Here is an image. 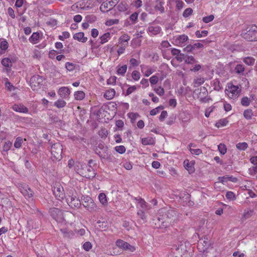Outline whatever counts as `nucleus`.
Returning a JSON list of instances; mask_svg holds the SVG:
<instances>
[{
	"mask_svg": "<svg viewBox=\"0 0 257 257\" xmlns=\"http://www.w3.org/2000/svg\"><path fill=\"white\" fill-rule=\"evenodd\" d=\"M178 220V213L173 209L160 210L158 215L154 219L156 224L164 228L174 225Z\"/></svg>",
	"mask_w": 257,
	"mask_h": 257,
	"instance_id": "1",
	"label": "nucleus"
},
{
	"mask_svg": "<svg viewBox=\"0 0 257 257\" xmlns=\"http://www.w3.org/2000/svg\"><path fill=\"white\" fill-rule=\"evenodd\" d=\"M66 200L68 205L72 208H78L81 205L80 199L77 197L76 191L72 188L67 191Z\"/></svg>",
	"mask_w": 257,
	"mask_h": 257,
	"instance_id": "2",
	"label": "nucleus"
},
{
	"mask_svg": "<svg viewBox=\"0 0 257 257\" xmlns=\"http://www.w3.org/2000/svg\"><path fill=\"white\" fill-rule=\"evenodd\" d=\"M49 144L51 146V159L53 161L61 160L62 158V145L59 142H56L53 144L52 142H50V141H49Z\"/></svg>",
	"mask_w": 257,
	"mask_h": 257,
	"instance_id": "3",
	"label": "nucleus"
},
{
	"mask_svg": "<svg viewBox=\"0 0 257 257\" xmlns=\"http://www.w3.org/2000/svg\"><path fill=\"white\" fill-rule=\"evenodd\" d=\"M242 38L248 41H257V26L251 25L241 32Z\"/></svg>",
	"mask_w": 257,
	"mask_h": 257,
	"instance_id": "4",
	"label": "nucleus"
},
{
	"mask_svg": "<svg viewBox=\"0 0 257 257\" xmlns=\"http://www.w3.org/2000/svg\"><path fill=\"white\" fill-rule=\"evenodd\" d=\"M82 205L90 212H94L97 209V207L93 200L88 196L83 197L82 199Z\"/></svg>",
	"mask_w": 257,
	"mask_h": 257,
	"instance_id": "5",
	"label": "nucleus"
},
{
	"mask_svg": "<svg viewBox=\"0 0 257 257\" xmlns=\"http://www.w3.org/2000/svg\"><path fill=\"white\" fill-rule=\"evenodd\" d=\"M84 168L81 169L80 175L86 178H93L95 176L96 173L93 168L90 165L85 164Z\"/></svg>",
	"mask_w": 257,
	"mask_h": 257,
	"instance_id": "6",
	"label": "nucleus"
},
{
	"mask_svg": "<svg viewBox=\"0 0 257 257\" xmlns=\"http://www.w3.org/2000/svg\"><path fill=\"white\" fill-rule=\"evenodd\" d=\"M51 216L57 222H61L64 219L62 211L57 208H51L49 211Z\"/></svg>",
	"mask_w": 257,
	"mask_h": 257,
	"instance_id": "7",
	"label": "nucleus"
},
{
	"mask_svg": "<svg viewBox=\"0 0 257 257\" xmlns=\"http://www.w3.org/2000/svg\"><path fill=\"white\" fill-rule=\"evenodd\" d=\"M43 81V77L39 75H34L31 78L30 81L31 88L34 90L36 89L42 85Z\"/></svg>",
	"mask_w": 257,
	"mask_h": 257,
	"instance_id": "8",
	"label": "nucleus"
},
{
	"mask_svg": "<svg viewBox=\"0 0 257 257\" xmlns=\"http://www.w3.org/2000/svg\"><path fill=\"white\" fill-rule=\"evenodd\" d=\"M53 194L58 200H62L66 196L64 192V189L61 185H56L54 187Z\"/></svg>",
	"mask_w": 257,
	"mask_h": 257,
	"instance_id": "9",
	"label": "nucleus"
},
{
	"mask_svg": "<svg viewBox=\"0 0 257 257\" xmlns=\"http://www.w3.org/2000/svg\"><path fill=\"white\" fill-rule=\"evenodd\" d=\"M115 243L117 247L124 250H129L132 252H133L135 250V247L134 246L131 245L127 242H125L121 239H117Z\"/></svg>",
	"mask_w": 257,
	"mask_h": 257,
	"instance_id": "10",
	"label": "nucleus"
},
{
	"mask_svg": "<svg viewBox=\"0 0 257 257\" xmlns=\"http://www.w3.org/2000/svg\"><path fill=\"white\" fill-rule=\"evenodd\" d=\"M239 90L238 87L235 85H231L226 89V93L230 98H234L239 95Z\"/></svg>",
	"mask_w": 257,
	"mask_h": 257,
	"instance_id": "11",
	"label": "nucleus"
},
{
	"mask_svg": "<svg viewBox=\"0 0 257 257\" xmlns=\"http://www.w3.org/2000/svg\"><path fill=\"white\" fill-rule=\"evenodd\" d=\"M21 192L26 197L31 198L33 196V191L28 186H23L20 188Z\"/></svg>",
	"mask_w": 257,
	"mask_h": 257,
	"instance_id": "12",
	"label": "nucleus"
},
{
	"mask_svg": "<svg viewBox=\"0 0 257 257\" xmlns=\"http://www.w3.org/2000/svg\"><path fill=\"white\" fill-rule=\"evenodd\" d=\"M210 243L208 238L206 237H204V239H200L198 243L197 246L199 249H202V250L204 251L207 249Z\"/></svg>",
	"mask_w": 257,
	"mask_h": 257,
	"instance_id": "13",
	"label": "nucleus"
},
{
	"mask_svg": "<svg viewBox=\"0 0 257 257\" xmlns=\"http://www.w3.org/2000/svg\"><path fill=\"white\" fill-rule=\"evenodd\" d=\"M218 180L219 182L224 184L227 181H231L233 183H236L238 181V179L236 177H233L232 176H229L228 175H225L223 177H219L218 178Z\"/></svg>",
	"mask_w": 257,
	"mask_h": 257,
	"instance_id": "14",
	"label": "nucleus"
},
{
	"mask_svg": "<svg viewBox=\"0 0 257 257\" xmlns=\"http://www.w3.org/2000/svg\"><path fill=\"white\" fill-rule=\"evenodd\" d=\"M98 148L102 150V151H100L98 149H96V153L99 155V156L103 159H107L109 158L108 152H107V148L103 147V148H101L100 146H98Z\"/></svg>",
	"mask_w": 257,
	"mask_h": 257,
	"instance_id": "15",
	"label": "nucleus"
},
{
	"mask_svg": "<svg viewBox=\"0 0 257 257\" xmlns=\"http://www.w3.org/2000/svg\"><path fill=\"white\" fill-rule=\"evenodd\" d=\"M58 93L61 97L66 98L70 93V90L67 87H62L58 91Z\"/></svg>",
	"mask_w": 257,
	"mask_h": 257,
	"instance_id": "16",
	"label": "nucleus"
},
{
	"mask_svg": "<svg viewBox=\"0 0 257 257\" xmlns=\"http://www.w3.org/2000/svg\"><path fill=\"white\" fill-rule=\"evenodd\" d=\"M14 110L21 113H27L28 111V108L23 104H15L13 106Z\"/></svg>",
	"mask_w": 257,
	"mask_h": 257,
	"instance_id": "17",
	"label": "nucleus"
},
{
	"mask_svg": "<svg viewBox=\"0 0 257 257\" xmlns=\"http://www.w3.org/2000/svg\"><path fill=\"white\" fill-rule=\"evenodd\" d=\"M73 38L82 43L86 42L87 40V38L84 37V34L83 32H79L73 35Z\"/></svg>",
	"mask_w": 257,
	"mask_h": 257,
	"instance_id": "18",
	"label": "nucleus"
},
{
	"mask_svg": "<svg viewBox=\"0 0 257 257\" xmlns=\"http://www.w3.org/2000/svg\"><path fill=\"white\" fill-rule=\"evenodd\" d=\"M188 40V37L184 34L179 36L176 39V43L177 45L182 46L184 43Z\"/></svg>",
	"mask_w": 257,
	"mask_h": 257,
	"instance_id": "19",
	"label": "nucleus"
},
{
	"mask_svg": "<svg viewBox=\"0 0 257 257\" xmlns=\"http://www.w3.org/2000/svg\"><path fill=\"white\" fill-rule=\"evenodd\" d=\"M185 246L183 244H180L178 247H176L175 248L174 253L177 255L182 256V254H184V253L186 252V250L184 248Z\"/></svg>",
	"mask_w": 257,
	"mask_h": 257,
	"instance_id": "20",
	"label": "nucleus"
},
{
	"mask_svg": "<svg viewBox=\"0 0 257 257\" xmlns=\"http://www.w3.org/2000/svg\"><path fill=\"white\" fill-rule=\"evenodd\" d=\"M197 93L198 98L205 96L207 95L208 92L207 89L205 87H201L199 89L195 90L196 92H198Z\"/></svg>",
	"mask_w": 257,
	"mask_h": 257,
	"instance_id": "21",
	"label": "nucleus"
},
{
	"mask_svg": "<svg viewBox=\"0 0 257 257\" xmlns=\"http://www.w3.org/2000/svg\"><path fill=\"white\" fill-rule=\"evenodd\" d=\"M115 94V91L113 89L107 90L104 94V97L107 100L112 99Z\"/></svg>",
	"mask_w": 257,
	"mask_h": 257,
	"instance_id": "22",
	"label": "nucleus"
},
{
	"mask_svg": "<svg viewBox=\"0 0 257 257\" xmlns=\"http://www.w3.org/2000/svg\"><path fill=\"white\" fill-rule=\"evenodd\" d=\"M161 29L159 26H150L148 28V32L154 35H156L159 34L161 32Z\"/></svg>",
	"mask_w": 257,
	"mask_h": 257,
	"instance_id": "23",
	"label": "nucleus"
},
{
	"mask_svg": "<svg viewBox=\"0 0 257 257\" xmlns=\"http://www.w3.org/2000/svg\"><path fill=\"white\" fill-rule=\"evenodd\" d=\"M245 68L242 64H237L234 68V71L236 73L243 75Z\"/></svg>",
	"mask_w": 257,
	"mask_h": 257,
	"instance_id": "24",
	"label": "nucleus"
},
{
	"mask_svg": "<svg viewBox=\"0 0 257 257\" xmlns=\"http://www.w3.org/2000/svg\"><path fill=\"white\" fill-rule=\"evenodd\" d=\"M156 2L158 3L155 7V9L157 11H160L161 13H163L165 12V9L163 5H164V3L160 1V0H157Z\"/></svg>",
	"mask_w": 257,
	"mask_h": 257,
	"instance_id": "25",
	"label": "nucleus"
},
{
	"mask_svg": "<svg viewBox=\"0 0 257 257\" xmlns=\"http://www.w3.org/2000/svg\"><path fill=\"white\" fill-rule=\"evenodd\" d=\"M142 143L144 145H153L155 141L153 138H145L142 139Z\"/></svg>",
	"mask_w": 257,
	"mask_h": 257,
	"instance_id": "26",
	"label": "nucleus"
},
{
	"mask_svg": "<svg viewBox=\"0 0 257 257\" xmlns=\"http://www.w3.org/2000/svg\"><path fill=\"white\" fill-rule=\"evenodd\" d=\"M39 37L40 35L39 33H33L31 36L30 37L29 41L30 42L35 44L39 39Z\"/></svg>",
	"mask_w": 257,
	"mask_h": 257,
	"instance_id": "27",
	"label": "nucleus"
},
{
	"mask_svg": "<svg viewBox=\"0 0 257 257\" xmlns=\"http://www.w3.org/2000/svg\"><path fill=\"white\" fill-rule=\"evenodd\" d=\"M84 97L85 93L82 91H78L74 93V97L76 100H81Z\"/></svg>",
	"mask_w": 257,
	"mask_h": 257,
	"instance_id": "28",
	"label": "nucleus"
},
{
	"mask_svg": "<svg viewBox=\"0 0 257 257\" xmlns=\"http://www.w3.org/2000/svg\"><path fill=\"white\" fill-rule=\"evenodd\" d=\"M243 61L247 65L251 66L253 65L255 62V59L251 57H245Z\"/></svg>",
	"mask_w": 257,
	"mask_h": 257,
	"instance_id": "29",
	"label": "nucleus"
},
{
	"mask_svg": "<svg viewBox=\"0 0 257 257\" xmlns=\"http://www.w3.org/2000/svg\"><path fill=\"white\" fill-rule=\"evenodd\" d=\"M127 9V5L125 2H121L117 6V10L119 12H125Z\"/></svg>",
	"mask_w": 257,
	"mask_h": 257,
	"instance_id": "30",
	"label": "nucleus"
},
{
	"mask_svg": "<svg viewBox=\"0 0 257 257\" xmlns=\"http://www.w3.org/2000/svg\"><path fill=\"white\" fill-rule=\"evenodd\" d=\"M185 62L187 64H194L197 62L192 56L186 55Z\"/></svg>",
	"mask_w": 257,
	"mask_h": 257,
	"instance_id": "31",
	"label": "nucleus"
},
{
	"mask_svg": "<svg viewBox=\"0 0 257 257\" xmlns=\"http://www.w3.org/2000/svg\"><path fill=\"white\" fill-rule=\"evenodd\" d=\"M192 146L194 147L193 144L192 143L190 144L188 146V147L189 148V150H190V151L191 153V154L198 155L202 153V150L201 149H193L191 148Z\"/></svg>",
	"mask_w": 257,
	"mask_h": 257,
	"instance_id": "32",
	"label": "nucleus"
},
{
	"mask_svg": "<svg viewBox=\"0 0 257 257\" xmlns=\"http://www.w3.org/2000/svg\"><path fill=\"white\" fill-rule=\"evenodd\" d=\"M98 199L100 202L103 205H106L107 203L106 196L103 193H101L98 196Z\"/></svg>",
	"mask_w": 257,
	"mask_h": 257,
	"instance_id": "33",
	"label": "nucleus"
},
{
	"mask_svg": "<svg viewBox=\"0 0 257 257\" xmlns=\"http://www.w3.org/2000/svg\"><path fill=\"white\" fill-rule=\"evenodd\" d=\"M253 115V112L251 109H247L244 111L243 116L247 119H251Z\"/></svg>",
	"mask_w": 257,
	"mask_h": 257,
	"instance_id": "34",
	"label": "nucleus"
},
{
	"mask_svg": "<svg viewBox=\"0 0 257 257\" xmlns=\"http://www.w3.org/2000/svg\"><path fill=\"white\" fill-rule=\"evenodd\" d=\"M110 34L109 33H106L104 34L102 36L100 37V43L103 44L108 41V39L110 38Z\"/></svg>",
	"mask_w": 257,
	"mask_h": 257,
	"instance_id": "35",
	"label": "nucleus"
},
{
	"mask_svg": "<svg viewBox=\"0 0 257 257\" xmlns=\"http://www.w3.org/2000/svg\"><path fill=\"white\" fill-rule=\"evenodd\" d=\"M66 102L64 100L61 99L58 100L54 103V105L58 108L64 107L66 105Z\"/></svg>",
	"mask_w": 257,
	"mask_h": 257,
	"instance_id": "36",
	"label": "nucleus"
},
{
	"mask_svg": "<svg viewBox=\"0 0 257 257\" xmlns=\"http://www.w3.org/2000/svg\"><path fill=\"white\" fill-rule=\"evenodd\" d=\"M2 64L3 66L7 67H10L12 65V62L11 60L8 58H5L2 60Z\"/></svg>",
	"mask_w": 257,
	"mask_h": 257,
	"instance_id": "37",
	"label": "nucleus"
},
{
	"mask_svg": "<svg viewBox=\"0 0 257 257\" xmlns=\"http://www.w3.org/2000/svg\"><path fill=\"white\" fill-rule=\"evenodd\" d=\"M236 147L239 150L244 151L248 147V145L245 142L239 143L236 145Z\"/></svg>",
	"mask_w": 257,
	"mask_h": 257,
	"instance_id": "38",
	"label": "nucleus"
},
{
	"mask_svg": "<svg viewBox=\"0 0 257 257\" xmlns=\"http://www.w3.org/2000/svg\"><path fill=\"white\" fill-rule=\"evenodd\" d=\"M218 149L222 155H224L226 153L227 149L226 146L223 144H220L218 146Z\"/></svg>",
	"mask_w": 257,
	"mask_h": 257,
	"instance_id": "39",
	"label": "nucleus"
},
{
	"mask_svg": "<svg viewBox=\"0 0 257 257\" xmlns=\"http://www.w3.org/2000/svg\"><path fill=\"white\" fill-rule=\"evenodd\" d=\"M23 143V139L21 137H18L16 141L14 143V147L17 148L19 149L21 147L22 144Z\"/></svg>",
	"mask_w": 257,
	"mask_h": 257,
	"instance_id": "40",
	"label": "nucleus"
},
{
	"mask_svg": "<svg viewBox=\"0 0 257 257\" xmlns=\"http://www.w3.org/2000/svg\"><path fill=\"white\" fill-rule=\"evenodd\" d=\"M228 122V120H227V119L225 118L221 119L218 122H216V126L218 127L224 126L227 124Z\"/></svg>",
	"mask_w": 257,
	"mask_h": 257,
	"instance_id": "41",
	"label": "nucleus"
},
{
	"mask_svg": "<svg viewBox=\"0 0 257 257\" xmlns=\"http://www.w3.org/2000/svg\"><path fill=\"white\" fill-rule=\"evenodd\" d=\"M2 196L3 195L2 194V195L0 197V198L2 199L1 202L2 203V206H4L5 204L6 205H7L8 206H11L12 203L10 200L8 198H5L4 197H2Z\"/></svg>",
	"mask_w": 257,
	"mask_h": 257,
	"instance_id": "42",
	"label": "nucleus"
},
{
	"mask_svg": "<svg viewBox=\"0 0 257 257\" xmlns=\"http://www.w3.org/2000/svg\"><path fill=\"white\" fill-rule=\"evenodd\" d=\"M127 70V66L126 65H124L117 70V74H120L121 75H124L125 73Z\"/></svg>",
	"mask_w": 257,
	"mask_h": 257,
	"instance_id": "43",
	"label": "nucleus"
},
{
	"mask_svg": "<svg viewBox=\"0 0 257 257\" xmlns=\"http://www.w3.org/2000/svg\"><path fill=\"white\" fill-rule=\"evenodd\" d=\"M251 100L250 98H248L247 97H243L241 100V103L243 106H248Z\"/></svg>",
	"mask_w": 257,
	"mask_h": 257,
	"instance_id": "44",
	"label": "nucleus"
},
{
	"mask_svg": "<svg viewBox=\"0 0 257 257\" xmlns=\"http://www.w3.org/2000/svg\"><path fill=\"white\" fill-rule=\"evenodd\" d=\"M65 68L68 71H71L75 69V65L72 63L67 62L65 64Z\"/></svg>",
	"mask_w": 257,
	"mask_h": 257,
	"instance_id": "45",
	"label": "nucleus"
},
{
	"mask_svg": "<svg viewBox=\"0 0 257 257\" xmlns=\"http://www.w3.org/2000/svg\"><path fill=\"white\" fill-rule=\"evenodd\" d=\"M12 146V143L10 141H7L5 142L4 146H3V151L7 152L8 151L11 147Z\"/></svg>",
	"mask_w": 257,
	"mask_h": 257,
	"instance_id": "46",
	"label": "nucleus"
},
{
	"mask_svg": "<svg viewBox=\"0 0 257 257\" xmlns=\"http://www.w3.org/2000/svg\"><path fill=\"white\" fill-rule=\"evenodd\" d=\"M132 76L134 80L137 81L140 78V73L137 70H134L132 72Z\"/></svg>",
	"mask_w": 257,
	"mask_h": 257,
	"instance_id": "47",
	"label": "nucleus"
},
{
	"mask_svg": "<svg viewBox=\"0 0 257 257\" xmlns=\"http://www.w3.org/2000/svg\"><path fill=\"white\" fill-rule=\"evenodd\" d=\"M98 134L99 136H100L101 138H105L107 137L108 135V132L107 130L105 128H101L98 133Z\"/></svg>",
	"mask_w": 257,
	"mask_h": 257,
	"instance_id": "48",
	"label": "nucleus"
},
{
	"mask_svg": "<svg viewBox=\"0 0 257 257\" xmlns=\"http://www.w3.org/2000/svg\"><path fill=\"white\" fill-rule=\"evenodd\" d=\"M84 165L85 164H83L80 163H78L74 166L75 171H76L77 173L80 175L81 169L83 168Z\"/></svg>",
	"mask_w": 257,
	"mask_h": 257,
	"instance_id": "49",
	"label": "nucleus"
},
{
	"mask_svg": "<svg viewBox=\"0 0 257 257\" xmlns=\"http://www.w3.org/2000/svg\"><path fill=\"white\" fill-rule=\"evenodd\" d=\"M193 12V10L191 8L186 9L183 12V16L185 18H187L190 16Z\"/></svg>",
	"mask_w": 257,
	"mask_h": 257,
	"instance_id": "50",
	"label": "nucleus"
},
{
	"mask_svg": "<svg viewBox=\"0 0 257 257\" xmlns=\"http://www.w3.org/2000/svg\"><path fill=\"white\" fill-rule=\"evenodd\" d=\"M208 34V32L206 30L202 31L200 32L199 31H197L195 32V35L197 38H201L202 36H206Z\"/></svg>",
	"mask_w": 257,
	"mask_h": 257,
	"instance_id": "51",
	"label": "nucleus"
},
{
	"mask_svg": "<svg viewBox=\"0 0 257 257\" xmlns=\"http://www.w3.org/2000/svg\"><path fill=\"white\" fill-rule=\"evenodd\" d=\"M214 17L213 15H211L205 17L203 18L202 21L205 23H208L211 22L214 19Z\"/></svg>",
	"mask_w": 257,
	"mask_h": 257,
	"instance_id": "52",
	"label": "nucleus"
},
{
	"mask_svg": "<svg viewBox=\"0 0 257 257\" xmlns=\"http://www.w3.org/2000/svg\"><path fill=\"white\" fill-rule=\"evenodd\" d=\"M130 39V37L129 36L127 35H124L119 38V41L120 43H122L123 42H127Z\"/></svg>",
	"mask_w": 257,
	"mask_h": 257,
	"instance_id": "53",
	"label": "nucleus"
},
{
	"mask_svg": "<svg viewBox=\"0 0 257 257\" xmlns=\"http://www.w3.org/2000/svg\"><path fill=\"white\" fill-rule=\"evenodd\" d=\"M119 1V0H107L108 4L111 7V8L109 9V11L112 9V7L115 6Z\"/></svg>",
	"mask_w": 257,
	"mask_h": 257,
	"instance_id": "54",
	"label": "nucleus"
},
{
	"mask_svg": "<svg viewBox=\"0 0 257 257\" xmlns=\"http://www.w3.org/2000/svg\"><path fill=\"white\" fill-rule=\"evenodd\" d=\"M115 150L117 152L120 154H123L125 151V148L123 146H117L115 148Z\"/></svg>",
	"mask_w": 257,
	"mask_h": 257,
	"instance_id": "55",
	"label": "nucleus"
},
{
	"mask_svg": "<svg viewBox=\"0 0 257 257\" xmlns=\"http://www.w3.org/2000/svg\"><path fill=\"white\" fill-rule=\"evenodd\" d=\"M154 91L160 96H162L164 94V90L161 87H159L158 88H155Z\"/></svg>",
	"mask_w": 257,
	"mask_h": 257,
	"instance_id": "56",
	"label": "nucleus"
},
{
	"mask_svg": "<svg viewBox=\"0 0 257 257\" xmlns=\"http://www.w3.org/2000/svg\"><path fill=\"white\" fill-rule=\"evenodd\" d=\"M70 37V34L68 32H63L62 36H59V39L61 41H64L65 39L68 38Z\"/></svg>",
	"mask_w": 257,
	"mask_h": 257,
	"instance_id": "57",
	"label": "nucleus"
},
{
	"mask_svg": "<svg viewBox=\"0 0 257 257\" xmlns=\"http://www.w3.org/2000/svg\"><path fill=\"white\" fill-rule=\"evenodd\" d=\"M9 46L8 43L7 41H3L1 43L0 48L2 50H6Z\"/></svg>",
	"mask_w": 257,
	"mask_h": 257,
	"instance_id": "58",
	"label": "nucleus"
},
{
	"mask_svg": "<svg viewBox=\"0 0 257 257\" xmlns=\"http://www.w3.org/2000/svg\"><path fill=\"white\" fill-rule=\"evenodd\" d=\"M83 247L86 251H89L92 247L91 243L89 241L85 242L83 245Z\"/></svg>",
	"mask_w": 257,
	"mask_h": 257,
	"instance_id": "59",
	"label": "nucleus"
},
{
	"mask_svg": "<svg viewBox=\"0 0 257 257\" xmlns=\"http://www.w3.org/2000/svg\"><path fill=\"white\" fill-rule=\"evenodd\" d=\"M159 81L158 77L156 75H153L150 78V82L151 84H155Z\"/></svg>",
	"mask_w": 257,
	"mask_h": 257,
	"instance_id": "60",
	"label": "nucleus"
},
{
	"mask_svg": "<svg viewBox=\"0 0 257 257\" xmlns=\"http://www.w3.org/2000/svg\"><path fill=\"white\" fill-rule=\"evenodd\" d=\"M172 1L175 2L176 3V7L178 9L180 10L183 7L184 3L181 0H172Z\"/></svg>",
	"mask_w": 257,
	"mask_h": 257,
	"instance_id": "61",
	"label": "nucleus"
},
{
	"mask_svg": "<svg viewBox=\"0 0 257 257\" xmlns=\"http://www.w3.org/2000/svg\"><path fill=\"white\" fill-rule=\"evenodd\" d=\"M205 80L203 78H198L195 79L194 83L195 84H197L198 86L201 85L204 82Z\"/></svg>",
	"mask_w": 257,
	"mask_h": 257,
	"instance_id": "62",
	"label": "nucleus"
},
{
	"mask_svg": "<svg viewBox=\"0 0 257 257\" xmlns=\"http://www.w3.org/2000/svg\"><path fill=\"white\" fill-rule=\"evenodd\" d=\"M138 17V13L137 12H135L132 14L130 17V19L131 21H132L134 23H136Z\"/></svg>",
	"mask_w": 257,
	"mask_h": 257,
	"instance_id": "63",
	"label": "nucleus"
},
{
	"mask_svg": "<svg viewBox=\"0 0 257 257\" xmlns=\"http://www.w3.org/2000/svg\"><path fill=\"white\" fill-rule=\"evenodd\" d=\"M167 115H168V113H167V111H166V110L162 111L161 113V115H160V117H159L160 120L162 121H163L164 120V119L167 117Z\"/></svg>",
	"mask_w": 257,
	"mask_h": 257,
	"instance_id": "64",
	"label": "nucleus"
}]
</instances>
